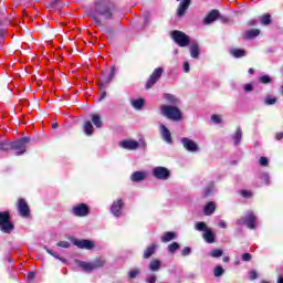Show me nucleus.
<instances>
[{
  "label": "nucleus",
  "instance_id": "1",
  "mask_svg": "<svg viewBox=\"0 0 283 283\" xmlns=\"http://www.w3.org/2000/svg\"><path fill=\"white\" fill-rule=\"evenodd\" d=\"M160 114L174 123H180V120H182V111H180L178 106L164 104L160 106Z\"/></svg>",
  "mask_w": 283,
  "mask_h": 283
},
{
  "label": "nucleus",
  "instance_id": "2",
  "mask_svg": "<svg viewBox=\"0 0 283 283\" xmlns=\"http://www.w3.org/2000/svg\"><path fill=\"white\" fill-rule=\"evenodd\" d=\"M95 12L104 19H112V2L106 0H97L95 2Z\"/></svg>",
  "mask_w": 283,
  "mask_h": 283
},
{
  "label": "nucleus",
  "instance_id": "3",
  "mask_svg": "<svg viewBox=\"0 0 283 283\" xmlns=\"http://www.w3.org/2000/svg\"><path fill=\"white\" fill-rule=\"evenodd\" d=\"M195 229L196 231H203V240L208 242V244H213L216 242V234L211 228L207 227V223L197 222Z\"/></svg>",
  "mask_w": 283,
  "mask_h": 283
},
{
  "label": "nucleus",
  "instance_id": "4",
  "mask_svg": "<svg viewBox=\"0 0 283 283\" xmlns=\"http://www.w3.org/2000/svg\"><path fill=\"white\" fill-rule=\"evenodd\" d=\"M119 147H122V149H127L128 151H136L138 147H143L144 149H146L147 144L145 143L144 138H140L138 142L134 139H125L119 142Z\"/></svg>",
  "mask_w": 283,
  "mask_h": 283
},
{
  "label": "nucleus",
  "instance_id": "5",
  "mask_svg": "<svg viewBox=\"0 0 283 283\" xmlns=\"http://www.w3.org/2000/svg\"><path fill=\"white\" fill-rule=\"evenodd\" d=\"M237 224H245L248 229H256L258 227V217H255V213L253 211L249 210L244 217L241 219L237 220Z\"/></svg>",
  "mask_w": 283,
  "mask_h": 283
},
{
  "label": "nucleus",
  "instance_id": "6",
  "mask_svg": "<svg viewBox=\"0 0 283 283\" xmlns=\"http://www.w3.org/2000/svg\"><path fill=\"white\" fill-rule=\"evenodd\" d=\"M30 137H22L11 144V150L15 151V156H23L28 149Z\"/></svg>",
  "mask_w": 283,
  "mask_h": 283
},
{
  "label": "nucleus",
  "instance_id": "7",
  "mask_svg": "<svg viewBox=\"0 0 283 283\" xmlns=\"http://www.w3.org/2000/svg\"><path fill=\"white\" fill-rule=\"evenodd\" d=\"M0 231L2 233H12L14 226L10 222V212H0Z\"/></svg>",
  "mask_w": 283,
  "mask_h": 283
},
{
  "label": "nucleus",
  "instance_id": "8",
  "mask_svg": "<svg viewBox=\"0 0 283 283\" xmlns=\"http://www.w3.org/2000/svg\"><path fill=\"white\" fill-rule=\"evenodd\" d=\"M171 38L179 48H187L189 45V35L185 34L181 31H172Z\"/></svg>",
  "mask_w": 283,
  "mask_h": 283
},
{
  "label": "nucleus",
  "instance_id": "9",
  "mask_svg": "<svg viewBox=\"0 0 283 283\" xmlns=\"http://www.w3.org/2000/svg\"><path fill=\"white\" fill-rule=\"evenodd\" d=\"M71 212L76 218H85L90 216V206L87 203H77L73 206Z\"/></svg>",
  "mask_w": 283,
  "mask_h": 283
},
{
  "label": "nucleus",
  "instance_id": "10",
  "mask_svg": "<svg viewBox=\"0 0 283 283\" xmlns=\"http://www.w3.org/2000/svg\"><path fill=\"white\" fill-rule=\"evenodd\" d=\"M153 176H155L157 180H169L171 172L166 167L158 166L153 169Z\"/></svg>",
  "mask_w": 283,
  "mask_h": 283
},
{
  "label": "nucleus",
  "instance_id": "11",
  "mask_svg": "<svg viewBox=\"0 0 283 283\" xmlns=\"http://www.w3.org/2000/svg\"><path fill=\"white\" fill-rule=\"evenodd\" d=\"M163 67H157L153 74L150 75L148 82L146 83V90H150V87H154V85H156V83H158V81L160 80V77L163 76Z\"/></svg>",
  "mask_w": 283,
  "mask_h": 283
},
{
  "label": "nucleus",
  "instance_id": "12",
  "mask_svg": "<svg viewBox=\"0 0 283 283\" xmlns=\"http://www.w3.org/2000/svg\"><path fill=\"white\" fill-rule=\"evenodd\" d=\"M181 144L184 145V148L187 151H190L192 154H196L197 151H200V146H198L196 144V142H193L190 138H187V137L181 138Z\"/></svg>",
  "mask_w": 283,
  "mask_h": 283
},
{
  "label": "nucleus",
  "instance_id": "13",
  "mask_svg": "<svg viewBox=\"0 0 283 283\" xmlns=\"http://www.w3.org/2000/svg\"><path fill=\"white\" fill-rule=\"evenodd\" d=\"M18 211L22 218H30V206L24 199L18 200Z\"/></svg>",
  "mask_w": 283,
  "mask_h": 283
},
{
  "label": "nucleus",
  "instance_id": "14",
  "mask_svg": "<svg viewBox=\"0 0 283 283\" xmlns=\"http://www.w3.org/2000/svg\"><path fill=\"white\" fill-rule=\"evenodd\" d=\"M123 207H125L123 199L114 201L111 207V213H113L115 218H120V216H123Z\"/></svg>",
  "mask_w": 283,
  "mask_h": 283
},
{
  "label": "nucleus",
  "instance_id": "15",
  "mask_svg": "<svg viewBox=\"0 0 283 283\" xmlns=\"http://www.w3.org/2000/svg\"><path fill=\"white\" fill-rule=\"evenodd\" d=\"M219 18L220 11L214 9L205 17L203 25H211V23H216V21H218Z\"/></svg>",
  "mask_w": 283,
  "mask_h": 283
},
{
  "label": "nucleus",
  "instance_id": "16",
  "mask_svg": "<svg viewBox=\"0 0 283 283\" xmlns=\"http://www.w3.org/2000/svg\"><path fill=\"white\" fill-rule=\"evenodd\" d=\"M73 244L77 247V249H85L86 251H92V249H94V241L87 239L75 240Z\"/></svg>",
  "mask_w": 283,
  "mask_h": 283
},
{
  "label": "nucleus",
  "instance_id": "17",
  "mask_svg": "<svg viewBox=\"0 0 283 283\" xmlns=\"http://www.w3.org/2000/svg\"><path fill=\"white\" fill-rule=\"evenodd\" d=\"M160 134L165 143H168V145H171V143H174V139H171V132H169V128H167L165 124H160Z\"/></svg>",
  "mask_w": 283,
  "mask_h": 283
},
{
  "label": "nucleus",
  "instance_id": "18",
  "mask_svg": "<svg viewBox=\"0 0 283 283\" xmlns=\"http://www.w3.org/2000/svg\"><path fill=\"white\" fill-rule=\"evenodd\" d=\"M164 99L166 101V103H168V105H172L175 107L180 105V98H178L174 94L165 93L164 94Z\"/></svg>",
  "mask_w": 283,
  "mask_h": 283
},
{
  "label": "nucleus",
  "instance_id": "19",
  "mask_svg": "<svg viewBox=\"0 0 283 283\" xmlns=\"http://www.w3.org/2000/svg\"><path fill=\"white\" fill-rule=\"evenodd\" d=\"M191 3V0H182L178 7L177 14L179 17H185V13L187 10H189V6Z\"/></svg>",
  "mask_w": 283,
  "mask_h": 283
},
{
  "label": "nucleus",
  "instance_id": "20",
  "mask_svg": "<svg viewBox=\"0 0 283 283\" xmlns=\"http://www.w3.org/2000/svg\"><path fill=\"white\" fill-rule=\"evenodd\" d=\"M190 56L191 59H199L200 56V45L196 41L190 44Z\"/></svg>",
  "mask_w": 283,
  "mask_h": 283
},
{
  "label": "nucleus",
  "instance_id": "21",
  "mask_svg": "<svg viewBox=\"0 0 283 283\" xmlns=\"http://www.w3.org/2000/svg\"><path fill=\"white\" fill-rule=\"evenodd\" d=\"M75 264H77V266L82 269V271H85L86 273H92V271H94V269L92 268V262L75 260Z\"/></svg>",
  "mask_w": 283,
  "mask_h": 283
},
{
  "label": "nucleus",
  "instance_id": "22",
  "mask_svg": "<svg viewBox=\"0 0 283 283\" xmlns=\"http://www.w3.org/2000/svg\"><path fill=\"white\" fill-rule=\"evenodd\" d=\"M216 212V202L210 201L203 208L205 216H213Z\"/></svg>",
  "mask_w": 283,
  "mask_h": 283
},
{
  "label": "nucleus",
  "instance_id": "23",
  "mask_svg": "<svg viewBox=\"0 0 283 283\" xmlns=\"http://www.w3.org/2000/svg\"><path fill=\"white\" fill-rule=\"evenodd\" d=\"M147 178V175L143 171H136L132 175L130 180L133 182H140Z\"/></svg>",
  "mask_w": 283,
  "mask_h": 283
},
{
  "label": "nucleus",
  "instance_id": "24",
  "mask_svg": "<svg viewBox=\"0 0 283 283\" xmlns=\"http://www.w3.org/2000/svg\"><path fill=\"white\" fill-rule=\"evenodd\" d=\"M158 245H156V243H153L151 245H149L145 251H144V258L145 260H149V258L156 253V249Z\"/></svg>",
  "mask_w": 283,
  "mask_h": 283
},
{
  "label": "nucleus",
  "instance_id": "25",
  "mask_svg": "<svg viewBox=\"0 0 283 283\" xmlns=\"http://www.w3.org/2000/svg\"><path fill=\"white\" fill-rule=\"evenodd\" d=\"M130 105L134 107V109H143L145 107V99L137 98V99H130Z\"/></svg>",
  "mask_w": 283,
  "mask_h": 283
},
{
  "label": "nucleus",
  "instance_id": "26",
  "mask_svg": "<svg viewBox=\"0 0 283 283\" xmlns=\"http://www.w3.org/2000/svg\"><path fill=\"white\" fill-rule=\"evenodd\" d=\"M230 54L234 56V59H242V56H247V51L243 49H232L230 50Z\"/></svg>",
  "mask_w": 283,
  "mask_h": 283
},
{
  "label": "nucleus",
  "instance_id": "27",
  "mask_svg": "<svg viewBox=\"0 0 283 283\" xmlns=\"http://www.w3.org/2000/svg\"><path fill=\"white\" fill-rule=\"evenodd\" d=\"M177 234L176 232H165L161 235V242L167 243V242H171V240H176Z\"/></svg>",
  "mask_w": 283,
  "mask_h": 283
},
{
  "label": "nucleus",
  "instance_id": "28",
  "mask_svg": "<svg viewBox=\"0 0 283 283\" xmlns=\"http://www.w3.org/2000/svg\"><path fill=\"white\" fill-rule=\"evenodd\" d=\"M12 150V142L2 140L0 142V151H10Z\"/></svg>",
  "mask_w": 283,
  "mask_h": 283
},
{
  "label": "nucleus",
  "instance_id": "29",
  "mask_svg": "<svg viewBox=\"0 0 283 283\" xmlns=\"http://www.w3.org/2000/svg\"><path fill=\"white\" fill-rule=\"evenodd\" d=\"M84 134H86V136H92V134H94V126L92 125V122L84 123Z\"/></svg>",
  "mask_w": 283,
  "mask_h": 283
},
{
  "label": "nucleus",
  "instance_id": "30",
  "mask_svg": "<svg viewBox=\"0 0 283 283\" xmlns=\"http://www.w3.org/2000/svg\"><path fill=\"white\" fill-rule=\"evenodd\" d=\"M93 271H95V269H103V266H105V260L103 259H96L95 261L91 262Z\"/></svg>",
  "mask_w": 283,
  "mask_h": 283
},
{
  "label": "nucleus",
  "instance_id": "31",
  "mask_svg": "<svg viewBox=\"0 0 283 283\" xmlns=\"http://www.w3.org/2000/svg\"><path fill=\"white\" fill-rule=\"evenodd\" d=\"M255 36H260V29H251L245 32V39H255Z\"/></svg>",
  "mask_w": 283,
  "mask_h": 283
},
{
  "label": "nucleus",
  "instance_id": "32",
  "mask_svg": "<svg viewBox=\"0 0 283 283\" xmlns=\"http://www.w3.org/2000/svg\"><path fill=\"white\" fill-rule=\"evenodd\" d=\"M242 142V128H238L233 136V143L234 145H240Z\"/></svg>",
  "mask_w": 283,
  "mask_h": 283
},
{
  "label": "nucleus",
  "instance_id": "33",
  "mask_svg": "<svg viewBox=\"0 0 283 283\" xmlns=\"http://www.w3.org/2000/svg\"><path fill=\"white\" fill-rule=\"evenodd\" d=\"M149 269H150V271H154V272L159 271L160 270V260L155 259V260L150 261Z\"/></svg>",
  "mask_w": 283,
  "mask_h": 283
},
{
  "label": "nucleus",
  "instance_id": "34",
  "mask_svg": "<svg viewBox=\"0 0 283 283\" xmlns=\"http://www.w3.org/2000/svg\"><path fill=\"white\" fill-rule=\"evenodd\" d=\"M92 123L97 128L103 127V120H101V116H98L97 114L92 115Z\"/></svg>",
  "mask_w": 283,
  "mask_h": 283
},
{
  "label": "nucleus",
  "instance_id": "35",
  "mask_svg": "<svg viewBox=\"0 0 283 283\" xmlns=\"http://www.w3.org/2000/svg\"><path fill=\"white\" fill-rule=\"evenodd\" d=\"M114 76H116V66L113 65L111 67V73L108 77L104 81L105 85H108V83H112V81L114 80Z\"/></svg>",
  "mask_w": 283,
  "mask_h": 283
},
{
  "label": "nucleus",
  "instance_id": "36",
  "mask_svg": "<svg viewBox=\"0 0 283 283\" xmlns=\"http://www.w3.org/2000/svg\"><path fill=\"white\" fill-rule=\"evenodd\" d=\"M214 277H222L224 275V268L222 265H217L213 270Z\"/></svg>",
  "mask_w": 283,
  "mask_h": 283
},
{
  "label": "nucleus",
  "instance_id": "37",
  "mask_svg": "<svg viewBox=\"0 0 283 283\" xmlns=\"http://www.w3.org/2000/svg\"><path fill=\"white\" fill-rule=\"evenodd\" d=\"M138 275H140V269H138V268H135V269H133L128 272V277L130 280H134L135 277H138Z\"/></svg>",
  "mask_w": 283,
  "mask_h": 283
},
{
  "label": "nucleus",
  "instance_id": "38",
  "mask_svg": "<svg viewBox=\"0 0 283 283\" xmlns=\"http://www.w3.org/2000/svg\"><path fill=\"white\" fill-rule=\"evenodd\" d=\"M261 24L262 25H271V14L266 13L261 17Z\"/></svg>",
  "mask_w": 283,
  "mask_h": 283
},
{
  "label": "nucleus",
  "instance_id": "39",
  "mask_svg": "<svg viewBox=\"0 0 283 283\" xmlns=\"http://www.w3.org/2000/svg\"><path fill=\"white\" fill-rule=\"evenodd\" d=\"M260 179L263 185H271V178L269 177V174L262 172Z\"/></svg>",
  "mask_w": 283,
  "mask_h": 283
},
{
  "label": "nucleus",
  "instance_id": "40",
  "mask_svg": "<svg viewBox=\"0 0 283 283\" xmlns=\"http://www.w3.org/2000/svg\"><path fill=\"white\" fill-rule=\"evenodd\" d=\"M179 249L180 244H178V242H174L168 245L169 253H176V251H178Z\"/></svg>",
  "mask_w": 283,
  "mask_h": 283
},
{
  "label": "nucleus",
  "instance_id": "41",
  "mask_svg": "<svg viewBox=\"0 0 283 283\" xmlns=\"http://www.w3.org/2000/svg\"><path fill=\"white\" fill-rule=\"evenodd\" d=\"M210 120H212V123H214V125H221L222 124V116L211 115Z\"/></svg>",
  "mask_w": 283,
  "mask_h": 283
},
{
  "label": "nucleus",
  "instance_id": "42",
  "mask_svg": "<svg viewBox=\"0 0 283 283\" xmlns=\"http://www.w3.org/2000/svg\"><path fill=\"white\" fill-rule=\"evenodd\" d=\"M222 253H224L222 250L220 249H214L210 252V256L211 258H222Z\"/></svg>",
  "mask_w": 283,
  "mask_h": 283
},
{
  "label": "nucleus",
  "instance_id": "43",
  "mask_svg": "<svg viewBox=\"0 0 283 283\" xmlns=\"http://www.w3.org/2000/svg\"><path fill=\"white\" fill-rule=\"evenodd\" d=\"M44 249L49 253V255H52L53 258H56V260H61V262H65V259H61V256H59V254L54 253V251H52L48 247H44Z\"/></svg>",
  "mask_w": 283,
  "mask_h": 283
},
{
  "label": "nucleus",
  "instance_id": "44",
  "mask_svg": "<svg viewBox=\"0 0 283 283\" xmlns=\"http://www.w3.org/2000/svg\"><path fill=\"white\" fill-rule=\"evenodd\" d=\"M259 81H260V83H263V84H268V83H271V76H269V75H263V76H261V77H259Z\"/></svg>",
  "mask_w": 283,
  "mask_h": 283
},
{
  "label": "nucleus",
  "instance_id": "45",
  "mask_svg": "<svg viewBox=\"0 0 283 283\" xmlns=\"http://www.w3.org/2000/svg\"><path fill=\"white\" fill-rule=\"evenodd\" d=\"M264 103H265V105H275V103H277V98H275V97H266Z\"/></svg>",
  "mask_w": 283,
  "mask_h": 283
},
{
  "label": "nucleus",
  "instance_id": "46",
  "mask_svg": "<svg viewBox=\"0 0 283 283\" xmlns=\"http://www.w3.org/2000/svg\"><path fill=\"white\" fill-rule=\"evenodd\" d=\"M156 280H158V277L155 274H150L146 277L147 283H156Z\"/></svg>",
  "mask_w": 283,
  "mask_h": 283
},
{
  "label": "nucleus",
  "instance_id": "47",
  "mask_svg": "<svg viewBox=\"0 0 283 283\" xmlns=\"http://www.w3.org/2000/svg\"><path fill=\"white\" fill-rule=\"evenodd\" d=\"M181 255L184 258H187V255H191V248L189 247L184 248V250L181 251Z\"/></svg>",
  "mask_w": 283,
  "mask_h": 283
},
{
  "label": "nucleus",
  "instance_id": "48",
  "mask_svg": "<svg viewBox=\"0 0 283 283\" xmlns=\"http://www.w3.org/2000/svg\"><path fill=\"white\" fill-rule=\"evenodd\" d=\"M253 256L251 255V253H243L241 259L243 260V262H251V259Z\"/></svg>",
  "mask_w": 283,
  "mask_h": 283
},
{
  "label": "nucleus",
  "instance_id": "49",
  "mask_svg": "<svg viewBox=\"0 0 283 283\" xmlns=\"http://www.w3.org/2000/svg\"><path fill=\"white\" fill-rule=\"evenodd\" d=\"M60 0H52L48 6L46 8L49 10H54V8H56V3H59Z\"/></svg>",
  "mask_w": 283,
  "mask_h": 283
},
{
  "label": "nucleus",
  "instance_id": "50",
  "mask_svg": "<svg viewBox=\"0 0 283 283\" xmlns=\"http://www.w3.org/2000/svg\"><path fill=\"white\" fill-rule=\"evenodd\" d=\"M211 191H213V182H211L209 187L205 190V196H211Z\"/></svg>",
  "mask_w": 283,
  "mask_h": 283
},
{
  "label": "nucleus",
  "instance_id": "51",
  "mask_svg": "<svg viewBox=\"0 0 283 283\" xmlns=\"http://www.w3.org/2000/svg\"><path fill=\"white\" fill-rule=\"evenodd\" d=\"M57 247H61L62 249H70V242L61 241L57 243Z\"/></svg>",
  "mask_w": 283,
  "mask_h": 283
},
{
  "label": "nucleus",
  "instance_id": "52",
  "mask_svg": "<svg viewBox=\"0 0 283 283\" xmlns=\"http://www.w3.org/2000/svg\"><path fill=\"white\" fill-rule=\"evenodd\" d=\"M259 163L261 167H266V165H269V159L266 157H261Z\"/></svg>",
  "mask_w": 283,
  "mask_h": 283
},
{
  "label": "nucleus",
  "instance_id": "53",
  "mask_svg": "<svg viewBox=\"0 0 283 283\" xmlns=\"http://www.w3.org/2000/svg\"><path fill=\"white\" fill-rule=\"evenodd\" d=\"M250 280H258V272L255 270L250 271Z\"/></svg>",
  "mask_w": 283,
  "mask_h": 283
},
{
  "label": "nucleus",
  "instance_id": "54",
  "mask_svg": "<svg viewBox=\"0 0 283 283\" xmlns=\"http://www.w3.org/2000/svg\"><path fill=\"white\" fill-rule=\"evenodd\" d=\"M241 196H242L243 198H251V191H249V190H242V191H241Z\"/></svg>",
  "mask_w": 283,
  "mask_h": 283
},
{
  "label": "nucleus",
  "instance_id": "55",
  "mask_svg": "<svg viewBox=\"0 0 283 283\" xmlns=\"http://www.w3.org/2000/svg\"><path fill=\"white\" fill-rule=\"evenodd\" d=\"M243 90H244V92H253V85L252 84H245Z\"/></svg>",
  "mask_w": 283,
  "mask_h": 283
},
{
  "label": "nucleus",
  "instance_id": "56",
  "mask_svg": "<svg viewBox=\"0 0 283 283\" xmlns=\"http://www.w3.org/2000/svg\"><path fill=\"white\" fill-rule=\"evenodd\" d=\"M184 71L186 72V74H188V72H190L189 62L184 63Z\"/></svg>",
  "mask_w": 283,
  "mask_h": 283
},
{
  "label": "nucleus",
  "instance_id": "57",
  "mask_svg": "<svg viewBox=\"0 0 283 283\" xmlns=\"http://www.w3.org/2000/svg\"><path fill=\"white\" fill-rule=\"evenodd\" d=\"M35 273L34 272H29L28 273V275H27V279L29 280V281H32L34 277H35Z\"/></svg>",
  "mask_w": 283,
  "mask_h": 283
},
{
  "label": "nucleus",
  "instance_id": "58",
  "mask_svg": "<svg viewBox=\"0 0 283 283\" xmlns=\"http://www.w3.org/2000/svg\"><path fill=\"white\" fill-rule=\"evenodd\" d=\"M91 18L95 21L96 25H101V21L96 18V14H91Z\"/></svg>",
  "mask_w": 283,
  "mask_h": 283
},
{
  "label": "nucleus",
  "instance_id": "59",
  "mask_svg": "<svg viewBox=\"0 0 283 283\" xmlns=\"http://www.w3.org/2000/svg\"><path fill=\"white\" fill-rule=\"evenodd\" d=\"M219 227L220 229H227V223L224 222V220L219 221Z\"/></svg>",
  "mask_w": 283,
  "mask_h": 283
},
{
  "label": "nucleus",
  "instance_id": "60",
  "mask_svg": "<svg viewBox=\"0 0 283 283\" xmlns=\"http://www.w3.org/2000/svg\"><path fill=\"white\" fill-rule=\"evenodd\" d=\"M276 140H282L283 138V133H277L275 136Z\"/></svg>",
  "mask_w": 283,
  "mask_h": 283
},
{
  "label": "nucleus",
  "instance_id": "61",
  "mask_svg": "<svg viewBox=\"0 0 283 283\" xmlns=\"http://www.w3.org/2000/svg\"><path fill=\"white\" fill-rule=\"evenodd\" d=\"M105 96H107V93L104 91L99 97V101H103V98H105Z\"/></svg>",
  "mask_w": 283,
  "mask_h": 283
},
{
  "label": "nucleus",
  "instance_id": "62",
  "mask_svg": "<svg viewBox=\"0 0 283 283\" xmlns=\"http://www.w3.org/2000/svg\"><path fill=\"white\" fill-rule=\"evenodd\" d=\"M277 283H283V277L282 276H279Z\"/></svg>",
  "mask_w": 283,
  "mask_h": 283
},
{
  "label": "nucleus",
  "instance_id": "63",
  "mask_svg": "<svg viewBox=\"0 0 283 283\" xmlns=\"http://www.w3.org/2000/svg\"><path fill=\"white\" fill-rule=\"evenodd\" d=\"M222 260L223 262H229V256H224Z\"/></svg>",
  "mask_w": 283,
  "mask_h": 283
},
{
  "label": "nucleus",
  "instance_id": "64",
  "mask_svg": "<svg viewBox=\"0 0 283 283\" xmlns=\"http://www.w3.org/2000/svg\"><path fill=\"white\" fill-rule=\"evenodd\" d=\"M280 94H283V85L279 88Z\"/></svg>",
  "mask_w": 283,
  "mask_h": 283
}]
</instances>
